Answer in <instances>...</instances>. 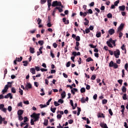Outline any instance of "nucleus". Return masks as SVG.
<instances>
[{"mask_svg": "<svg viewBox=\"0 0 128 128\" xmlns=\"http://www.w3.org/2000/svg\"><path fill=\"white\" fill-rule=\"evenodd\" d=\"M89 23H90V21L87 20V21H86V22H84V26H88V24Z\"/></svg>", "mask_w": 128, "mask_h": 128, "instance_id": "nucleus-55", "label": "nucleus"}, {"mask_svg": "<svg viewBox=\"0 0 128 128\" xmlns=\"http://www.w3.org/2000/svg\"><path fill=\"white\" fill-rule=\"evenodd\" d=\"M121 49L122 50H125V52H126V47H124V45L123 44L122 46H121Z\"/></svg>", "mask_w": 128, "mask_h": 128, "instance_id": "nucleus-29", "label": "nucleus"}, {"mask_svg": "<svg viewBox=\"0 0 128 128\" xmlns=\"http://www.w3.org/2000/svg\"><path fill=\"white\" fill-rule=\"evenodd\" d=\"M34 122H36V121H34V120L31 119V120H30V124L32 126H34Z\"/></svg>", "mask_w": 128, "mask_h": 128, "instance_id": "nucleus-31", "label": "nucleus"}, {"mask_svg": "<svg viewBox=\"0 0 128 128\" xmlns=\"http://www.w3.org/2000/svg\"><path fill=\"white\" fill-rule=\"evenodd\" d=\"M48 120L45 119L44 122V126H48Z\"/></svg>", "mask_w": 128, "mask_h": 128, "instance_id": "nucleus-26", "label": "nucleus"}, {"mask_svg": "<svg viewBox=\"0 0 128 128\" xmlns=\"http://www.w3.org/2000/svg\"><path fill=\"white\" fill-rule=\"evenodd\" d=\"M114 62L111 61V62H110V64H109V66H110V67H112V66H114Z\"/></svg>", "mask_w": 128, "mask_h": 128, "instance_id": "nucleus-32", "label": "nucleus"}, {"mask_svg": "<svg viewBox=\"0 0 128 128\" xmlns=\"http://www.w3.org/2000/svg\"><path fill=\"white\" fill-rule=\"evenodd\" d=\"M30 72L32 74H36V68H30Z\"/></svg>", "mask_w": 128, "mask_h": 128, "instance_id": "nucleus-9", "label": "nucleus"}, {"mask_svg": "<svg viewBox=\"0 0 128 128\" xmlns=\"http://www.w3.org/2000/svg\"><path fill=\"white\" fill-rule=\"evenodd\" d=\"M98 98V94H95L94 96H93V98L94 100H96V98Z\"/></svg>", "mask_w": 128, "mask_h": 128, "instance_id": "nucleus-60", "label": "nucleus"}, {"mask_svg": "<svg viewBox=\"0 0 128 128\" xmlns=\"http://www.w3.org/2000/svg\"><path fill=\"white\" fill-rule=\"evenodd\" d=\"M38 43L39 44H40V46H42V44H44V41L42 40L38 41Z\"/></svg>", "mask_w": 128, "mask_h": 128, "instance_id": "nucleus-47", "label": "nucleus"}, {"mask_svg": "<svg viewBox=\"0 0 128 128\" xmlns=\"http://www.w3.org/2000/svg\"><path fill=\"white\" fill-rule=\"evenodd\" d=\"M118 82L120 84H122V80H118Z\"/></svg>", "mask_w": 128, "mask_h": 128, "instance_id": "nucleus-59", "label": "nucleus"}, {"mask_svg": "<svg viewBox=\"0 0 128 128\" xmlns=\"http://www.w3.org/2000/svg\"><path fill=\"white\" fill-rule=\"evenodd\" d=\"M122 36H124V34L122 32H120V31L119 32V38H120L122 37Z\"/></svg>", "mask_w": 128, "mask_h": 128, "instance_id": "nucleus-45", "label": "nucleus"}, {"mask_svg": "<svg viewBox=\"0 0 128 128\" xmlns=\"http://www.w3.org/2000/svg\"><path fill=\"white\" fill-rule=\"evenodd\" d=\"M120 56V50L117 49L114 51V56L116 58H118Z\"/></svg>", "mask_w": 128, "mask_h": 128, "instance_id": "nucleus-2", "label": "nucleus"}, {"mask_svg": "<svg viewBox=\"0 0 128 128\" xmlns=\"http://www.w3.org/2000/svg\"><path fill=\"white\" fill-rule=\"evenodd\" d=\"M116 64H120V59H118L116 61Z\"/></svg>", "mask_w": 128, "mask_h": 128, "instance_id": "nucleus-62", "label": "nucleus"}, {"mask_svg": "<svg viewBox=\"0 0 128 128\" xmlns=\"http://www.w3.org/2000/svg\"><path fill=\"white\" fill-rule=\"evenodd\" d=\"M61 96L62 98H66V92L64 91L61 94Z\"/></svg>", "mask_w": 128, "mask_h": 128, "instance_id": "nucleus-21", "label": "nucleus"}, {"mask_svg": "<svg viewBox=\"0 0 128 128\" xmlns=\"http://www.w3.org/2000/svg\"><path fill=\"white\" fill-rule=\"evenodd\" d=\"M18 106H20L22 108V102H20L18 104Z\"/></svg>", "mask_w": 128, "mask_h": 128, "instance_id": "nucleus-49", "label": "nucleus"}, {"mask_svg": "<svg viewBox=\"0 0 128 128\" xmlns=\"http://www.w3.org/2000/svg\"><path fill=\"white\" fill-rule=\"evenodd\" d=\"M32 88V84H30V83L27 82L25 86L26 90H28V88Z\"/></svg>", "mask_w": 128, "mask_h": 128, "instance_id": "nucleus-5", "label": "nucleus"}, {"mask_svg": "<svg viewBox=\"0 0 128 128\" xmlns=\"http://www.w3.org/2000/svg\"><path fill=\"white\" fill-rule=\"evenodd\" d=\"M23 64H24V66H28V62L27 61H24Z\"/></svg>", "mask_w": 128, "mask_h": 128, "instance_id": "nucleus-27", "label": "nucleus"}, {"mask_svg": "<svg viewBox=\"0 0 128 128\" xmlns=\"http://www.w3.org/2000/svg\"><path fill=\"white\" fill-rule=\"evenodd\" d=\"M50 0H48V8H50V6H52V4H50Z\"/></svg>", "mask_w": 128, "mask_h": 128, "instance_id": "nucleus-30", "label": "nucleus"}, {"mask_svg": "<svg viewBox=\"0 0 128 128\" xmlns=\"http://www.w3.org/2000/svg\"><path fill=\"white\" fill-rule=\"evenodd\" d=\"M8 84H6L4 88L2 90V92L3 94H4L6 92H8Z\"/></svg>", "mask_w": 128, "mask_h": 128, "instance_id": "nucleus-4", "label": "nucleus"}, {"mask_svg": "<svg viewBox=\"0 0 128 128\" xmlns=\"http://www.w3.org/2000/svg\"><path fill=\"white\" fill-rule=\"evenodd\" d=\"M54 104L55 106H60V104L56 102H54Z\"/></svg>", "mask_w": 128, "mask_h": 128, "instance_id": "nucleus-48", "label": "nucleus"}, {"mask_svg": "<svg viewBox=\"0 0 128 128\" xmlns=\"http://www.w3.org/2000/svg\"><path fill=\"white\" fill-rule=\"evenodd\" d=\"M115 68H118V64L114 63V65L113 66Z\"/></svg>", "mask_w": 128, "mask_h": 128, "instance_id": "nucleus-56", "label": "nucleus"}, {"mask_svg": "<svg viewBox=\"0 0 128 128\" xmlns=\"http://www.w3.org/2000/svg\"><path fill=\"white\" fill-rule=\"evenodd\" d=\"M122 78H124V70H122Z\"/></svg>", "mask_w": 128, "mask_h": 128, "instance_id": "nucleus-57", "label": "nucleus"}, {"mask_svg": "<svg viewBox=\"0 0 128 128\" xmlns=\"http://www.w3.org/2000/svg\"><path fill=\"white\" fill-rule=\"evenodd\" d=\"M6 120V118H2L1 116H0V124H2V122H4Z\"/></svg>", "mask_w": 128, "mask_h": 128, "instance_id": "nucleus-15", "label": "nucleus"}, {"mask_svg": "<svg viewBox=\"0 0 128 128\" xmlns=\"http://www.w3.org/2000/svg\"><path fill=\"white\" fill-rule=\"evenodd\" d=\"M52 6H62V2L54 1L53 2Z\"/></svg>", "mask_w": 128, "mask_h": 128, "instance_id": "nucleus-3", "label": "nucleus"}, {"mask_svg": "<svg viewBox=\"0 0 128 128\" xmlns=\"http://www.w3.org/2000/svg\"><path fill=\"white\" fill-rule=\"evenodd\" d=\"M128 64H126L124 66V68L126 70H128Z\"/></svg>", "mask_w": 128, "mask_h": 128, "instance_id": "nucleus-64", "label": "nucleus"}, {"mask_svg": "<svg viewBox=\"0 0 128 128\" xmlns=\"http://www.w3.org/2000/svg\"><path fill=\"white\" fill-rule=\"evenodd\" d=\"M24 114V110H20L18 111V116H22Z\"/></svg>", "mask_w": 128, "mask_h": 128, "instance_id": "nucleus-12", "label": "nucleus"}, {"mask_svg": "<svg viewBox=\"0 0 128 128\" xmlns=\"http://www.w3.org/2000/svg\"><path fill=\"white\" fill-rule=\"evenodd\" d=\"M101 36H102V32H98L96 33V38H100Z\"/></svg>", "mask_w": 128, "mask_h": 128, "instance_id": "nucleus-24", "label": "nucleus"}, {"mask_svg": "<svg viewBox=\"0 0 128 128\" xmlns=\"http://www.w3.org/2000/svg\"><path fill=\"white\" fill-rule=\"evenodd\" d=\"M58 102H59V104H64V100L62 99H60L58 100Z\"/></svg>", "mask_w": 128, "mask_h": 128, "instance_id": "nucleus-46", "label": "nucleus"}, {"mask_svg": "<svg viewBox=\"0 0 128 128\" xmlns=\"http://www.w3.org/2000/svg\"><path fill=\"white\" fill-rule=\"evenodd\" d=\"M28 117L25 116L24 117V122H28Z\"/></svg>", "mask_w": 128, "mask_h": 128, "instance_id": "nucleus-44", "label": "nucleus"}, {"mask_svg": "<svg viewBox=\"0 0 128 128\" xmlns=\"http://www.w3.org/2000/svg\"><path fill=\"white\" fill-rule=\"evenodd\" d=\"M53 46L54 48H58V44H56V43H54Z\"/></svg>", "mask_w": 128, "mask_h": 128, "instance_id": "nucleus-52", "label": "nucleus"}, {"mask_svg": "<svg viewBox=\"0 0 128 128\" xmlns=\"http://www.w3.org/2000/svg\"><path fill=\"white\" fill-rule=\"evenodd\" d=\"M108 102V100L104 99L102 100V103L103 104H106Z\"/></svg>", "mask_w": 128, "mask_h": 128, "instance_id": "nucleus-40", "label": "nucleus"}, {"mask_svg": "<svg viewBox=\"0 0 128 128\" xmlns=\"http://www.w3.org/2000/svg\"><path fill=\"white\" fill-rule=\"evenodd\" d=\"M78 92V89H76V88H74L73 89L71 90V92H72V94H73L74 96L75 92Z\"/></svg>", "mask_w": 128, "mask_h": 128, "instance_id": "nucleus-13", "label": "nucleus"}, {"mask_svg": "<svg viewBox=\"0 0 128 128\" xmlns=\"http://www.w3.org/2000/svg\"><path fill=\"white\" fill-rule=\"evenodd\" d=\"M78 112H77V116H80V112H82V110L80 108L78 107Z\"/></svg>", "mask_w": 128, "mask_h": 128, "instance_id": "nucleus-19", "label": "nucleus"}, {"mask_svg": "<svg viewBox=\"0 0 128 128\" xmlns=\"http://www.w3.org/2000/svg\"><path fill=\"white\" fill-rule=\"evenodd\" d=\"M119 9L120 10L124 12V10H126V6H124V5L122 6H120Z\"/></svg>", "mask_w": 128, "mask_h": 128, "instance_id": "nucleus-14", "label": "nucleus"}, {"mask_svg": "<svg viewBox=\"0 0 128 128\" xmlns=\"http://www.w3.org/2000/svg\"><path fill=\"white\" fill-rule=\"evenodd\" d=\"M76 42H80V36H76Z\"/></svg>", "mask_w": 128, "mask_h": 128, "instance_id": "nucleus-43", "label": "nucleus"}, {"mask_svg": "<svg viewBox=\"0 0 128 128\" xmlns=\"http://www.w3.org/2000/svg\"><path fill=\"white\" fill-rule=\"evenodd\" d=\"M80 92H82V94L85 92H86V88H82L80 89Z\"/></svg>", "mask_w": 128, "mask_h": 128, "instance_id": "nucleus-33", "label": "nucleus"}, {"mask_svg": "<svg viewBox=\"0 0 128 128\" xmlns=\"http://www.w3.org/2000/svg\"><path fill=\"white\" fill-rule=\"evenodd\" d=\"M11 92L12 94H16V90L14 88L12 87L11 88Z\"/></svg>", "mask_w": 128, "mask_h": 128, "instance_id": "nucleus-18", "label": "nucleus"}, {"mask_svg": "<svg viewBox=\"0 0 128 128\" xmlns=\"http://www.w3.org/2000/svg\"><path fill=\"white\" fill-rule=\"evenodd\" d=\"M108 34H110V36H112V34H114V30L112 28L109 30Z\"/></svg>", "mask_w": 128, "mask_h": 128, "instance_id": "nucleus-10", "label": "nucleus"}, {"mask_svg": "<svg viewBox=\"0 0 128 128\" xmlns=\"http://www.w3.org/2000/svg\"><path fill=\"white\" fill-rule=\"evenodd\" d=\"M56 10H58L60 12H64L62 8H60V7H56Z\"/></svg>", "mask_w": 128, "mask_h": 128, "instance_id": "nucleus-20", "label": "nucleus"}, {"mask_svg": "<svg viewBox=\"0 0 128 128\" xmlns=\"http://www.w3.org/2000/svg\"><path fill=\"white\" fill-rule=\"evenodd\" d=\"M31 118H33L34 120V122H38V119L40 118V114H35L34 113L32 114L30 116Z\"/></svg>", "mask_w": 128, "mask_h": 128, "instance_id": "nucleus-1", "label": "nucleus"}, {"mask_svg": "<svg viewBox=\"0 0 128 128\" xmlns=\"http://www.w3.org/2000/svg\"><path fill=\"white\" fill-rule=\"evenodd\" d=\"M109 54H110V56H114V52H113L112 50H108Z\"/></svg>", "mask_w": 128, "mask_h": 128, "instance_id": "nucleus-39", "label": "nucleus"}, {"mask_svg": "<svg viewBox=\"0 0 128 128\" xmlns=\"http://www.w3.org/2000/svg\"><path fill=\"white\" fill-rule=\"evenodd\" d=\"M96 75L94 74L92 76L91 80H96Z\"/></svg>", "mask_w": 128, "mask_h": 128, "instance_id": "nucleus-38", "label": "nucleus"}, {"mask_svg": "<svg viewBox=\"0 0 128 128\" xmlns=\"http://www.w3.org/2000/svg\"><path fill=\"white\" fill-rule=\"evenodd\" d=\"M107 18H112V14L109 13L107 14Z\"/></svg>", "mask_w": 128, "mask_h": 128, "instance_id": "nucleus-35", "label": "nucleus"}, {"mask_svg": "<svg viewBox=\"0 0 128 128\" xmlns=\"http://www.w3.org/2000/svg\"><path fill=\"white\" fill-rule=\"evenodd\" d=\"M124 24H121L118 28V32H120L124 28Z\"/></svg>", "mask_w": 128, "mask_h": 128, "instance_id": "nucleus-7", "label": "nucleus"}, {"mask_svg": "<svg viewBox=\"0 0 128 128\" xmlns=\"http://www.w3.org/2000/svg\"><path fill=\"white\" fill-rule=\"evenodd\" d=\"M57 118H58V119L62 118V114H58L57 115Z\"/></svg>", "mask_w": 128, "mask_h": 128, "instance_id": "nucleus-58", "label": "nucleus"}, {"mask_svg": "<svg viewBox=\"0 0 128 128\" xmlns=\"http://www.w3.org/2000/svg\"><path fill=\"white\" fill-rule=\"evenodd\" d=\"M108 40L110 44H113L114 46H116V42H114V40H112V38H110Z\"/></svg>", "mask_w": 128, "mask_h": 128, "instance_id": "nucleus-11", "label": "nucleus"}, {"mask_svg": "<svg viewBox=\"0 0 128 128\" xmlns=\"http://www.w3.org/2000/svg\"><path fill=\"white\" fill-rule=\"evenodd\" d=\"M86 62H94V60L92 58L90 57L86 60Z\"/></svg>", "mask_w": 128, "mask_h": 128, "instance_id": "nucleus-17", "label": "nucleus"}, {"mask_svg": "<svg viewBox=\"0 0 128 128\" xmlns=\"http://www.w3.org/2000/svg\"><path fill=\"white\" fill-rule=\"evenodd\" d=\"M30 52L31 54H34V48L30 47Z\"/></svg>", "mask_w": 128, "mask_h": 128, "instance_id": "nucleus-22", "label": "nucleus"}, {"mask_svg": "<svg viewBox=\"0 0 128 128\" xmlns=\"http://www.w3.org/2000/svg\"><path fill=\"white\" fill-rule=\"evenodd\" d=\"M100 126H101V128H108V126L106 125V124L105 123H100Z\"/></svg>", "mask_w": 128, "mask_h": 128, "instance_id": "nucleus-8", "label": "nucleus"}, {"mask_svg": "<svg viewBox=\"0 0 128 128\" xmlns=\"http://www.w3.org/2000/svg\"><path fill=\"white\" fill-rule=\"evenodd\" d=\"M40 108H46V104L44 105L42 104H40Z\"/></svg>", "mask_w": 128, "mask_h": 128, "instance_id": "nucleus-37", "label": "nucleus"}, {"mask_svg": "<svg viewBox=\"0 0 128 128\" xmlns=\"http://www.w3.org/2000/svg\"><path fill=\"white\" fill-rule=\"evenodd\" d=\"M10 98V100L12 98V93H8L4 96V98Z\"/></svg>", "mask_w": 128, "mask_h": 128, "instance_id": "nucleus-6", "label": "nucleus"}, {"mask_svg": "<svg viewBox=\"0 0 128 128\" xmlns=\"http://www.w3.org/2000/svg\"><path fill=\"white\" fill-rule=\"evenodd\" d=\"M124 126L126 128H128V123H126V122H124Z\"/></svg>", "mask_w": 128, "mask_h": 128, "instance_id": "nucleus-61", "label": "nucleus"}, {"mask_svg": "<svg viewBox=\"0 0 128 128\" xmlns=\"http://www.w3.org/2000/svg\"><path fill=\"white\" fill-rule=\"evenodd\" d=\"M37 22H38V24H42V20L40 18H38Z\"/></svg>", "mask_w": 128, "mask_h": 128, "instance_id": "nucleus-41", "label": "nucleus"}, {"mask_svg": "<svg viewBox=\"0 0 128 128\" xmlns=\"http://www.w3.org/2000/svg\"><path fill=\"white\" fill-rule=\"evenodd\" d=\"M122 98L124 100H128V98L126 97V94H123Z\"/></svg>", "mask_w": 128, "mask_h": 128, "instance_id": "nucleus-25", "label": "nucleus"}, {"mask_svg": "<svg viewBox=\"0 0 128 128\" xmlns=\"http://www.w3.org/2000/svg\"><path fill=\"white\" fill-rule=\"evenodd\" d=\"M90 32V28H86L85 30L86 34H88V32Z\"/></svg>", "mask_w": 128, "mask_h": 128, "instance_id": "nucleus-51", "label": "nucleus"}, {"mask_svg": "<svg viewBox=\"0 0 128 128\" xmlns=\"http://www.w3.org/2000/svg\"><path fill=\"white\" fill-rule=\"evenodd\" d=\"M56 108H50V110H51V112H53V113L56 112Z\"/></svg>", "mask_w": 128, "mask_h": 128, "instance_id": "nucleus-28", "label": "nucleus"}, {"mask_svg": "<svg viewBox=\"0 0 128 128\" xmlns=\"http://www.w3.org/2000/svg\"><path fill=\"white\" fill-rule=\"evenodd\" d=\"M81 102H82V104H84V102H86V99L84 98H82L81 99Z\"/></svg>", "mask_w": 128, "mask_h": 128, "instance_id": "nucleus-50", "label": "nucleus"}, {"mask_svg": "<svg viewBox=\"0 0 128 128\" xmlns=\"http://www.w3.org/2000/svg\"><path fill=\"white\" fill-rule=\"evenodd\" d=\"M18 120H20V122H22L24 120V118L22 116H18Z\"/></svg>", "mask_w": 128, "mask_h": 128, "instance_id": "nucleus-36", "label": "nucleus"}, {"mask_svg": "<svg viewBox=\"0 0 128 128\" xmlns=\"http://www.w3.org/2000/svg\"><path fill=\"white\" fill-rule=\"evenodd\" d=\"M106 44H108V46H109L110 48H114V46H112V44H111L110 42H109V40L106 42Z\"/></svg>", "mask_w": 128, "mask_h": 128, "instance_id": "nucleus-16", "label": "nucleus"}, {"mask_svg": "<svg viewBox=\"0 0 128 128\" xmlns=\"http://www.w3.org/2000/svg\"><path fill=\"white\" fill-rule=\"evenodd\" d=\"M87 12H88V14H92V9H89Z\"/></svg>", "mask_w": 128, "mask_h": 128, "instance_id": "nucleus-53", "label": "nucleus"}, {"mask_svg": "<svg viewBox=\"0 0 128 128\" xmlns=\"http://www.w3.org/2000/svg\"><path fill=\"white\" fill-rule=\"evenodd\" d=\"M122 92H126V88L124 86H122Z\"/></svg>", "mask_w": 128, "mask_h": 128, "instance_id": "nucleus-23", "label": "nucleus"}, {"mask_svg": "<svg viewBox=\"0 0 128 128\" xmlns=\"http://www.w3.org/2000/svg\"><path fill=\"white\" fill-rule=\"evenodd\" d=\"M108 112L110 115L112 116L113 113H112V109H109Z\"/></svg>", "mask_w": 128, "mask_h": 128, "instance_id": "nucleus-54", "label": "nucleus"}, {"mask_svg": "<svg viewBox=\"0 0 128 128\" xmlns=\"http://www.w3.org/2000/svg\"><path fill=\"white\" fill-rule=\"evenodd\" d=\"M21 60H22V57H20V58H17V62H20Z\"/></svg>", "mask_w": 128, "mask_h": 128, "instance_id": "nucleus-42", "label": "nucleus"}, {"mask_svg": "<svg viewBox=\"0 0 128 128\" xmlns=\"http://www.w3.org/2000/svg\"><path fill=\"white\" fill-rule=\"evenodd\" d=\"M19 92L21 96H22L24 94V91L20 89V88H19Z\"/></svg>", "mask_w": 128, "mask_h": 128, "instance_id": "nucleus-34", "label": "nucleus"}, {"mask_svg": "<svg viewBox=\"0 0 128 128\" xmlns=\"http://www.w3.org/2000/svg\"><path fill=\"white\" fill-rule=\"evenodd\" d=\"M8 112H10L12 110V106H9L8 108Z\"/></svg>", "mask_w": 128, "mask_h": 128, "instance_id": "nucleus-63", "label": "nucleus"}]
</instances>
